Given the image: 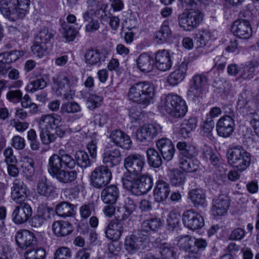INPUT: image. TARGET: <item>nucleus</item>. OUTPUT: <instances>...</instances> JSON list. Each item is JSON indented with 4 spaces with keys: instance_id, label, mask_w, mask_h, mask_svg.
Returning a JSON list of instances; mask_svg holds the SVG:
<instances>
[{
    "instance_id": "obj_34",
    "label": "nucleus",
    "mask_w": 259,
    "mask_h": 259,
    "mask_svg": "<svg viewBox=\"0 0 259 259\" xmlns=\"http://www.w3.org/2000/svg\"><path fill=\"white\" fill-rule=\"evenodd\" d=\"M119 197V191L114 185H110L104 189L101 194L102 200L106 204H114Z\"/></svg>"
},
{
    "instance_id": "obj_57",
    "label": "nucleus",
    "mask_w": 259,
    "mask_h": 259,
    "mask_svg": "<svg viewBox=\"0 0 259 259\" xmlns=\"http://www.w3.org/2000/svg\"><path fill=\"white\" fill-rule=\"evenodd\" d=\"M47 50V47L46 44L41 42H36V39H35L33 45L31 47V50L33 53L38 57H41L45 55Z\"/></svg>"
},
{
    "instance_id": "obj_10",
    "label": "nucleus",
    "mask_w": 259,
    "mask_h": 259,
    "mask_svg": "<svg viewBox=\"0 0 259 259\" xmlns=\"http://www.w3.org/2000/svg\"><path fill=\"white\" fill-rule=\"evenodd\" d=\"M161 126L158 124H145L137 131V139L140 142H150L162 132Z\"/></svg>"
},
{
    "instance_id": "obj_42",
    "label": "nucleus",
    "mask_w": 259,
    "mask_h": 259,
    "mask_svg": "<svg viewBox=\"0 0 259 259\" xmlns=\"http://www.w3.org/2000/svg\"><path fill=\"white\" fill-rule=\"evenodd\" d=\"M197 126V119L195 117H191L188 119H185L181 125L180 130V134L186 138L188 135L193 131Z\"/></svg>"
},
{
    "instance_id": "obj_17",
    "label": "nucleus",
    "mask_w": 259,
    "mask_h": 259,
    "mask_svg": "<svg viewBox=\"0 0 259 259\" xmlns=\"http://www.w3.org/2000/svg\"><path fill=\"white\" fill-rule=\"evenodd\" d=\"M48 167L50 174L61 183L70 184L74 181L77 178V173L76 170H67L62 169V168Z\"/></svg>"
},
{
    "instance_id": "obj_27",
    "label": "nucleus",
    "mask_w": 259,
    "mask_h": 259,
    "mask_svg": "<svg viewBox=\"0 0 259 259\" xmlns=\"http://www.w3.org/2000/svg\"><path fill=\"white\" fill-rule=\"evenodd\" d=\"M36 190L40 195L50 198L54 196L57 188L45 177H42L37 183Z\"/></svg>"
},
{
    "instance_id": "obj_37",
    "label": "nucleus",
    "mask_w": 259,
    "mask_h": 259,
    "mask_svg": "<svg viewBox=\"0 0 259 259\" xmlns=\"http://www.w3.org/2000/svg\"><path fill=\"white\" fill-rule=\"evenodd\" d=\"M94 11L92 10H88L83 14L84 22L85 24V31L88 32L93 33L100 28V23L97 19L93 18Z\"/></svg>"
},
{
    "instance_id": "obj_52",
    "label": "nucleus",
    "mask_w": 259,
    "mask_h": 259,
    "mask_svg": "<svg viewBox=\"0 0 259 259\" xmlns=\"http://www.w3.org/2000/svg\"><path fill=\"white\" fill-rule=\"evenodd\" d=\"M194 242V237L186 235L179 239L178 244L180 247H181L186 251L193 252L195 251V248L193 246Z\"/></svg>"
},
{
    "instance_id": "obj_5",
    "label": "nucleus",
    "mask_w": 259,
    "mask_h": 259,
    "mask_svg": "<svg viewBox=\"0 0 259 259\" xmlns=\"http://www.w3.org/2000/svg\"><path fill=\"white\" fill-rule=\"evenodd\" d=\"M224 113L226 115L218 121L217 131L219 136L227 138L229 137L234 131L235 113L233 110L230 108H228V110H225Z\"/></svg>"
},
{
    "instance_id": "obj_46",
    "label": "nucleus",
    "mask_w": 259,
    "mask_h": 259,
    "mask_svg": "<svg viewBox=\"0 0 259 259\" xmlns=\"http://www.w3.org/2000/svg\"><path fill=\"white\" fill-rule=\"evenodd\" d=\"M147 161L150 166L155 168L159 167L162 161L158 152L154 149H149L147 151Z\"/></svg>"
},
{
    "instance_id": "obj_28",
    "label": "nucleus",
    "mask_w": 259,
    "mask_h": 259,
    "mask_svg": "<svg viewBox=\"0 0 259 259\" xmlns=\"http://www.w3.org/2000/svg\"><path fill=\"white\" fill-rule=\"evenodd\" d=\"M102 157L103 162L107 168L115 166L121 161V153L117 149L104 151Z\"/></svg>"
},
{
    "instance_id": "obj_44",
    "label": "nucleus",
    "mask_w": 259,
    "mask_h": 259,
    "mask_svg": "<svg viewBox=\"0 0 259 259\" xmlns=\"http://www.w3.org/2000/svg\"><path fill=\"white\" fill-rule=\"evenodd\" d=\"M54 34L55 32L53 30L45 27L39 31L35 39H36V42H41L47 45L51 42V39H53Z\"/></svg>"
},
{
    "instance_id": "obj_16",
    "label": "nucleus",
    "mask_w": 259,
    "mask_h": 259,
    "mask_svg": "<svg viewBox=\"0 0 259 259\" xmlns=\"http://www.w3.org/2000/svg\"><path fill=\"white\" fill-rule=\"evenodd\" d=\"M231 31L236 37L243 39H249L252 31L249 22L245 19L236 20L231 27Z\"/></svg>"
},
{
    "instance_id": "obj_39",
    "label": "nucleus",
    "mask_w": 259,
    "mask_h": 259,
    "mask_svg": "<svg viewBox=\"0 0 259 259\" xmlns=\"http://www.w3.org/2000/svg\"><path fill=\"white\" fill-rule=\"evenodd\" d=\"M21 162V167L24 177L27 180H31L35 172L33 160L28 156H24Z\"/></svg>"
},
{
    "instance_id": "obj_45",
    "label": "nucleus",
    "mask_w": 259,
    "mask_h": 259,
    "mask_svg": "<svg viewBox=\"0 0 259 259\" xmlns=\"http://www.w3.org/2000/svg\"><path fill=\"white\" fill-rule=\"evenodd\" d=\"M180 167L187 172H194L196 171L199 167L200 162L196 159L190 158L179 160Z\"/></svg>"
},
{
    "instance_id": "obj_64",
    "label": "nucleus",
    "mask_w": 259,
    "mask_h": 259,
    "mask_svg": "<svg viewBox=\"0 0 259 259\" xmlns=\"http://www.w3.org/2000/svg\"><path fill=\"white\" fill-rule=\"evenodd\" d=\"M11 145L15 149L22 150L25 146L24 139L20 136H15L12 139Z\"/></svg>"
},
{
    "instance_id": "obj_14",
    "label": "nucleus",
    "mask_w": 259,
    "mask_h": 259,
    "mask_svg": "<svg viewBox=\"0 0 259 259\" xmlns=\"http://www.w3.org/2000/svg\"><path fill=\"white\" fill-rule=\"evenodd\" d=\"M207 82V78L203 74H196L194 75L191 81L188 91V95L193 97H201L205 90Z\"/></svg>"
},
{
    "instance_id": "obj_2",
    "label": "nucleus",
    "mask_w": 259,
    "mask_h": 259,
    "mask_svg": "<svg viewBox=\"0 0 259 259\" xmlns=\"http://www.w3.org/2000/svg\"><path fill=\"white\" fill-rule=\"evenodd\" d=\"M121 180L123 188L137 196L147 193L153 186V178L148 175H143L138 179L133 175L125 174Z\"/></svg>"
},
{
    "instance_id": "obj_25",
    "label": "nucleus",
    "mask_w": 259,
    "mask_h": 259,
    "mask_svg": "<svg viewBox=\"0 0 259 259\" xmlns=\"http://www.w3.org/2000/svg\"><path fill=\"white\" fill-rule=\"evenodd\" d=\"M156 146L164 159L170 160L175 153V147L172 141L167 138H162L156 142Z\"/></svg>"
},
{
    "instance_id": "obj_49",
    "label": "nucleus",
    "mask_w": 259,
    "mask_h": 259,
    "mask_svg": "<svg viewBox=\"0 0 259 259\" xmlns=\"http://www.w3.org/2000/svg\"><path fill=\"white\" fill-rule=\"evenodd\" d=\"M56 213L62 217L71 216L73 211V205L68 202H62L56 207Z\"/></svg>"
},
{
    "instance_id": "obj_24",
    "label": "nucleus",
    "mask_w": 259,
    "mask_h": 259,
    "mask_svg": "<svg viewBox=\"0 0 259 259\" xmlns=\"http://www.w3.org/2000/svg\"><path fill=\"white\" fill-rule=\"evenodd\" d=\"M107 54L105 50H89L84 55L85 62L89 65H99L105 61Z\"/></svg>"
},
{
    "instance_id": "obj_62",
    "label": "nucleus",
    "mask_w": 259,
    "mask_h": 259,
    "mask_svg": "<svg viewBox=\"0 0 259 259\" xmlns=\"http://www.w3.org/2000/svg\"><path fill=\"white\" fill-rule=\"evenodd\" d=\"M240 76L244 79L249 80L254 77V70L247 64L243 66L240 70Z\"/></svg>"
},
{
    "instance_id": "obj_1",
    "label": "nucleus",
    "mask_w": 259,
    "mask_h": 259,
    "mask_svg": "<svg viewBox=\"0 0 259 259\" xmlns=\"http://www.w3.org/2000/svg\"><path fill=\"white\" fill-rule=\"evenodd\" d=\"M154 88L149 81H139L130 88L127 94L128 100L133 102L148 106L154 96Z\"/></svg>"
},
{
    "instance_id": "obj_31",
    "label": "nucleus",
    "mask_w": 259,
    "mask_h": 259,
    "mask_svg": "<svg viewBox=\"0 0 259 259\" xmlns=\"http://www.w3.org/2000/svg\"><path fill=\"white\" fill-rule=\"evenodd\" d=\"M187 69V64L184 62L182 63L168 75L167 79V82L171 85H176L180 83L185 78Z\"/></svg>"
},
{
    "instance_id": "obj_36",
    "label": "nucleus",
    "mask_w": 259,
    "mask_h": 259,
    "mask_svg": "<svg viewBox=\"0 0 259 259\" xmlns=\"http://www.w3.org/2000/svg\"><path fill=\"white\" fill-rule=\"evenodd\" d=\"M137 65L141 71L149 72L153 68V58L149 54L143 53L137 58Z\"/></svg>"
},
{
    "instance_id": "obj_9",
    "label": "nucleus",
    "mask_w": 259,
    "mask_h": 259,
    "mask_svg": "<svg viewBox=\"0 0 259 259\" xmlns=\"http://www.w3.org/2000/svg\"><path fill=\"white\" fill-rule=\"evenodd\" d=\"M145 159L140 154H132L126 157L124 160V166L128 172L125 174L138 175L141 174L144 165Z\"/></svg>"
},
{
    "instance_id": "obj_22",
    "label": "nucleus",
    "mask_w": 259,
    "mask_h": 259,
    "mask_svg": "<svg viewBox=\"0 0 259 259\" xmlns=\"http://www.w3.org/2000/svg\"><path fill=\"white\" fill-rule=\"evenodd\" d=\"M155 66L161 71H166L170 69L172 62L170 54L167 50H160L155 55Z\"/></svg>"
},
{
    "instance_id": "obj_15",
    "label": "nucleus",
    "mask_w": 259,
    "mask_h": 259,
    "mask_svg": "<svg viewBox=\"0 0 259 259\" xmlns=\"http://www.w3.org/2000/svg\"><path fill=\"white\" fill-rule=\"evenodd\" d=\"M11 187L12 199L17 203H24L29 194V189L24 182L20 179L14 180Z\"/></svg>"
},
{
    "instance_id": "obj_32",
    "label": "nucleus",
    "mask_w": 259,
    "mask_h": 259,
    "mask_svg": "<svg viewBox=\"0 0 259 259\" xmlns=\"http://www.w3.org/2000/svg\"><path fill=\"white\" fill-rule=\"evenodd\" d=\"M229 205V199L227 196L221 195L213 201L212 211L214 215H224L227 213Z\"/></svg>"
},
{
    "instance_id": "obj_53",
    "label": "nucleus",
    "mask_w": 259,
    "mask_h": 259,
    "mask_svg": "<svg viewBox=\"0 0 259 259\" xmlns=\"http://www.w3.org/2000/svg\"><path fill=\"white\" fill-rule=\"evenodd\" d=\"M160 252L161 255L165 259H174L176 255L175 248L166 242L160 245Z\"/></svg>"
},
{
    "instance_id": "obj_19",
    "label": "nucleus",
    "mask_w": 259,
    "mask_h": 259,
    "mask_svg": "<svg viewBox=\"0 0 259 259\" xmlns=\"http://www.w3.org/2000/svg\"><path fill=\"white\" fill-rule=\"evenodd\" d=\"M252 105L249 93L246 91L242 92L238 98L237 109L243 116L253 115L255 113V110L252 107Z\"/></svg>"
},
{
    "instance_id": "obj_43",
    "label": "nucleus",
    "mask_w": 259,
    "mask_h": 259,
    "mask_svg": "<svg viewBox=\"0 0 259 259\" xmlns=\"http://www.w3.org/2000/svg\"><path fill=\"white\" fill-rule=\"evenodd\" d=\"M171 32L168 25V22L164 21L159 31L155 34V39L158 44H163L170 38Z\"/></svg>"
},
{
    "instance_id": "obj_59",
    "label": "nucleus",
    "mask_w": 259,
    "mask_h": 259,
    "mask_svg": "<svg viewBox=\"0 0 259 259\" xmlns=\"http://www.w3.org/2000/svg\"><path fill=\"white\" fill-rule=\"evenodd\" d=\"M71 255V250L66 247L58 248L54 255V259H70Z\"/></svg>"
},
{
    "instance_id": "obj_23",
    "label": "nucleus",
    "mask_w": 259,
    "mask_h": 259,
    "mask_svg": "<svg viewBox=\"0 0 259 259\" xmlns=\"http://www.w3.org/2000/svg\"><path fill=\"white\" fill-rule=\"evenodd\" d=\"M170 187L168 183L163 180H158L153 190L155 200L160 202L166 200L170 193Z\"/></svg>"
},
{
    "instance_id": "obj_47",
    "label": "nucleus",
    "mask_w": 259,
    "mask_h": 259,
    "mask_svg": "<svg viewBox=\"0 0 259 259\" xmlns=\"http://www.w3.org/2000/svg\"><path fill=\"white\" fill-rule=\"evenodd\" d=\"M75 164L82 168H87L91 165V160L87 153L84 151H77L75 152Z\"/></svg>"
},
{
    "instance_id": "obj_8",
    "label": "nucleus",
    "mask_w": 259,
    "mask_h": 259,
    "mask_svg": "<svg viewBox=\"0 0 259 259\" xmlns=\"http://www.w3.org/2000/svg\"><path fill=\"white\" fill-rule=\"evenodd\" d=\"M203 19V15L199 10H190L188 13H183L179 16V23L181 27L185 30H191L196 28Z\"/></svg>"
},
{
    "instance_id": "obj_11",
    "label": "nucleus",
    "mask_w": 259,
    "mask_h": 259,
    "mask_svg": "<svg viewBox=\"0 0 259 259\" xmlns=\"http://www.w3.org/2000/svg\"><path fill=\"white\" fill-rule=\"evenodd\" d=\"M147 235L138 231L137 235L127 236L124 241V248L131 254H134L144 248V243L147 239Z\"/></svg>"
},
{
    "instance_id": "obj_40",
    "label": "nucleus",
    "mask_w": 259,
    "mask_h": 259,
    "mask_svg": "<svg viewBox=\"0 0 259 259\" xmlns=\"http://www.w3.org/2000/svg\"><path fill=\"white\" fill-rule=\"evenodd\" d=\"M161 226L162 223L160 220L157 218H154L144 221L141 224V228L139 231L144 234H146L147 237L149 232L155 231Z\"/></svg>"
},
{
    "instance_id": "obj_51",
    "label": "nucleus",
    "mask_w": 259,
    "mask_h": 259,
    "mask_svg": "<svg viewBox=\"0 0 259 259\" xmlns=\"http://www.w3.org/2000/svg\"><path fill=\"white\" fill-rule=\"evenodd\" d=\"M25 259H45L46 251L42 247H37L26 250L24 254Z\"/></svg>"
},
{
    "instance_id": "obj_55",
    "label": "nucleus",
    "mask_w": 259,
    "mask_h": 259,
    "mask_svg": "<svg viewBox=\"0 0 259 259\" xmlns=\"http://www.w3.org/2000/svg\"><path fill=\"white\" fill-rule=\"evenodd\" d=\"M81 111L80 105L75 102H68L63 103L61 106L60 113L62 114H73Z\"/></svg>"
},
{
    "instance_id": "obj_7",
    "label": "nucleus",
    "mask_w": 259,
    "mask_h": 259,
    "mask_svg": "<svg viewBox=\"0 0 259 259\" xmlns=\"http://www.w3.org/2000/svg\"><path fill=\"white\" fill-rule=\"evenodd\" d=\"M112 178L110 170L105 165H101L95 168L91 175L92 185L97 188H101L106 186Z\"/></svg>"
},
{
    "instance_id": "obj_48",
    "label": "nucleus",
    "mask_w": 259,
    "mask_h": 259,
    "mask_svg": "<svg viewBox=\"0 0 259 259\" xmlns=\"http://www.w3.org/2000/svg\"><path fill=\"white\" fill-rule=\"evenodd\" d=\"M18 18L24 17L28 13L30 0H14Z\"/></svg>"
},
{
    "instance_id": "obj_56",
    "label": "nucleus",
    "mask_w": 259,
    "mask_h": 259,
    "mask_svg": "<svg viewBox=\"0 0 259 259\" xmlns=\"http://www.w3.org/2000/svg\"><path fill=\"white\" fill-rule=\"evenodd\" d=\"M47 86V81L43 77L37 78L34 80L31 81L28 88L30 89V92L33 93L37 90H41Z\"/></svg>"
},
{
    "instance_id": "obj_18",
    "label": "nucleus",
    "mask_w": 259,
    "mask_h": 259,
    "mask_svg": "<svg viewBox=\"0 0 259 259\" xmlns=\"http://www.w3.org/2000/svg\"><path fill=\"white\" fill-rule=\"evenodd\" d=\"M18 246L22 249H26L37 243L36 238L33 233L28 230H18L15 236Z\"/></svg>"
},
{
    "instance_id": "obj_33",
    "label": "nucleus",
    "mask_w": 259,
    "mask_h": 259,
    "mask_svg": "<svg viewBox=\"0 0 259 259\" xmlns=\"http://www.w3.org/2000/svg\"><path fill=\"white\" fill-rule=\"evenodd\" d=\"M77 81V77L72 74L60 75L57 77V90L65 92L75 86Z\"/></svg>"
},
{
    "instance_id": "obj_63",
    "label": "nucleus",
    "mask_w": 259,
    "mask_h": 259,
    "mask_svg": "<svg viewBox=\"0 0 259 259\" xmlns=\"http://www.w3.org/2000/svg\"><path fill=\"white\" fill-rule=\"evenodd\" d=\"M22 93L19 90H12L7 94V98L12 102H19L22 99Z\"/></svg>"
},
{
    "instance_id": "obj_6",
    "label": "nucleus",
    "mask_w": 259,
    "mask_h": 259,
    "mask_svg": "<svg viewBox=\"0 0 259 259\" xmlns=\"http://www.w3.org/2000/svg\"><path fill=\"white\" fill-rule=\"evenodd\" d=\"M75 166V158L63 149L59 150L58 154H54L49 158L48 165V167H51L69 169H73Z\"/></svg>"
},
{
    "instance_id": "obj_30",
    "label": "nucleus",
    "mask_w": 259,
    "mask_h": 259,
    "mask_svg": "<svg viewBox=\"0 0 259 259\" xmlns=\"http://www.w3.org/2000/svg\"><path fill=\"white\" fill-rule=\"evenodd\" d=\"M177 147L180 151L179 160L193 158L198 154L196 147L190 143L179 142Z\"/></svg>"
},
{
    "instance_id": "obj_21",
    "label": "nucleus",
    "mask_w": 259,
    "mask_h": 259,
    "mask_svg": "<svg viewBox=\"0 0 259 259\" xmlns=\"http://www.w3.org/2000/svg\"><path fill=\"white\" fill-rule=\"evenodd\" d=\"M123 225L119 220L111 221L105 231L106 237L109 240L117 241L123 232Z\"/></svg>"
},
{
    "instance_id": "obj_4",
    "label": "nucleus",
    "mask_w": 259,
    "mask_h": 259,
    "mask_svg": "<svg viewBox=\"0 0 259 259\" xmlns=\"http://www.w3.org/2000/svg\"><path fill=\"white\" fill-rule=\"evenodd\" d=\"M226 157L229 164L240 172L244 171L251 162L250 153L241 146L229 149Z\"/></svg>"
},
{
    "instance_id": "obj_54",
    "label": "nucleus",
    "mask_w": 259,
    "mask_h": 259,
    "mask_svg": "<svg viewBox=\"0 0 259 259\" xmlns=\"http://www.w3.org/2000/svg\"><path fill=\"white\" fill-rule=\"evenodd\" d=\"M187 112V106L185 101L182 98L178 104L170 111L168 114L176 117H183Z\"/></svg>"
},
{
    "instance_id": "obj_3",
    "label": "nucleus",
    "mask_w": 259,
    "mask_h": 259,
    "mask_svg": "<svg viewBox=\"0 0 259 259\" xmlns=\"http://www.w3.org/2000/svg\"><path fill=\"white\" fill-rule=\"evenodd\" d=\"M62 121V117L57 114L42 115L38 121L39 137L42 143L46 145L56 140V135L51 133Z\"/></svg>"
},
{
    "instance_id": "obj_35",
    "label": "nucleus",
    "mask_w": 259,
    "mask_h": 259,
    "mask_svg": "<svg viewBox=\"0 0 259 259\" xmlns=\"http://www.w3.org/2000/svg\"><path fill=\"white\" fill-rule=\"evenodd\" d=\"M182 98L175 94H168L162 99L160 107L161 110L165 111L167 114L178 104Z\"/></svg>"
},
{
    "instance_id": "obj_58",
    "label": "nucleus",
    "mask_w": 259,
    "mask_h": 259,
    "mask_svg": "<svg viewBox=\"0 0 259 259\" xmlns=\"http://www.w3.org/2000/svg\"><path fill=\"white\" fill-rule=\"evenodd\" d=\"M53 212V209L52 208L41 205L38 207L36 214L46 222L51 218Z\"/></svg>"
},
{
    "instance_id": "obj_29",
    "label": "nucleus",
    "mask_w": 259,
    "mask_h": 259,
    "mask_svg": "<svg viewBox=\"0 0 259 259\" xmlns=\"http://www.w3.org/2000/svg\"><path fill=\"white\" fill-rule=\"evenodd\" d=\"M188 198L193 206L196 208L205 207L207 201L205 192L202 189H193L188 193Z\"/></svg>"
},
{
    "instance_id": "obj_12",
    "label": "nucleus",
    "mask_w": 259,
    "mask_h": 259,
    "mask_svg": "<svg viewBox=\"0 0 259 259\" xmlns=\"http://www.w3.org/2000/svg\"><path fill=\"white\" fill-rule=\"evenodd\" d=\"M182 221L184 226L191 230L200 229L204 224L202 215L193 209L187 210L183 213Z\"/></svg>"
},
{
    "instance_id": "obj_61",
    "label": "nucleus",
    "mask_w": 259,
    "mask_h": 259,
    "mask_svg": "<svg viewBox=\"0 0 259 259\" xmlns=\"http://www.w3.org/2000/svg\"><path fill=\"white\" fill-rule=\"evenodd\" d=\"M102 101V98L99 96L91 94L88 98L87 104L88 108L93 110L98 107Z\"/></svg>"
},
{
    "instance_id": "obj_26",
    "label": "nucleus",
    "mask_w": 259,
    "mask_h": 259,
    "mask_svg": "<svg viewBox=\"0 0 259 259\" xmlns=\"http://www.w3.org/2000/svg\"><path fill=\"white\" fill-rule=\"evenodd\" d=\"M14 2V0H1L0 1V11L2 14L11 22H14L18 19Z\"/></svg>"
},
{
    "instance_id": "obj_41",
    "label": "nucleus",
    "mask_w": 259,
    "mask_h": 259,
    "mask_svg": "<svg viewBox=\"0 0 259 259\" xmlns=\"http://www.w3.org/2000/svg\"><path fill=\"white\" fill-rule=\"evenodd\" d=\"M24 55L23 51L14 50L10 52H6L0 54V62L3 64L8 66L9 70L11 69L10 64L17 61L20 57Z\"/></svg>"
},
{
    "instance_id": "obj_60",
    "label": "nucleus",
    "mask_w": 259,
    "mask_h": 259,
    "mask_svg": "<svg viewBox=\"0 0 259 259\" xmlns=\"http://www.w3.org/2000/svg\"><path fill=\"white\" fill-rule=\"evenodd\" d=\"M180 213L175 211H170L167 219V225L169 228L174 229L178 226L180 223Z\"/></svg>"
},
{
    "instance_id": "obj_38",
    "label": "nucleus",
    "mask_w": 259,
    "mask_h": 259,
    "mask_svg": "<svg viewBox=\"0 0 259 259\" xmlns=\"http://www.w3.org/2000/svg\"><path fill=\"white\" fill-rule=\"evenodd\" d=\"M52 230L56 236L62 237L70 234L72 231V227L68 222L58 221L54 222Z\"/></svg>"
},
{
    "instance_id": "obj_13",
    "label": "nucleus",
    "mask_w": 259,
    "mask_h": 259,
    "mask_svg": "<svg viewBox=\"0 0 259 259\" xmlns=\"http://www.w3.org/2000/svg\"><path fill=\"white\" fill-rule=\"evenodd\" d=\"M12 213V221L16 225H22L28 221L32 214L30 205L27 203H19Z\"/></svg>"
},
{
    "instance_id": "obj_50",
    "label": "nucleus",
    "mask_w": 259,
    "mask_h": 259,
    "mask_svg": "<svg viewBox=\"0 0 259 259\" xmlns=\"http://www.w3.org/2000/svg\"><path fill=\"white\" fill-rule=\"evenodd\" d=\"M186 179L185 174L178 169H174L169 175L171 184L175 186H180L184 184Z\"/></svg>"
},
{
    "instance_id": "obj_20",
    "label": "nucleus",
    "mask_w": 259,
    "mask_h": 259,
    "mask_svg": "<svg viewBox=\"0 0 259 259\" xmlns=\"http://www.w3.org/2000/svg\"><path fill=\"white\" fill-rule=\"evenodd\" d=\"M109 138L116 146L123 149H129L132 145L130 136L120 130H113L109 135Z\"/></svg>"
}]
</instances>
